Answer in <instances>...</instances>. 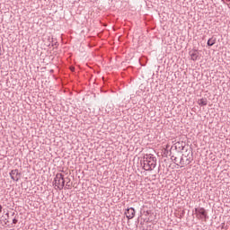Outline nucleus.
Instances as JSON below:
<instances>
[{"instance_id": "20e7f679", "label": "nucleus", "mask_w": 230, "mask_h": 230, "mask_svg": "<svg viewBox=\"0 0 230 230\" xmlns=\"http://www.w3.org/2000/svg\"><path fill=\"white\" fill-rule=\"evenodd\" d=\"M11 179L16 182L21 179V172L18 169L12 170L9 173Z\"/></svg>"}, {"instance_id": "39448f33", "label": "nucleus", "mask_w": 230, "mask_h": 230, "mask_svg": "<svg viewBox=\"0 0 230 230\" xmlns=\"http://www.w3.org/2000/svg\"><path fill=\"white\" fill-rule=\"evenodd\" d=\"M125 215H126L128 220H132V218H134V217H136V209H134V208H127L125 211Z\"/></svg>"}, {"instance_id": "9d476101", "label": "nucleus", "mask_w": 230, "mask_h": 230, "mask_svg": "<svg viewBox=\"0 0 230 230\" xmlns=\"http://www.w3.org/2000/svg\"><path fill=\"white\" fill-rule=\"evenodd\" d=\"M179 164L186 165V161H184V155L180 158Z\"/></svg>"}, {"instance_id": "f03ea898", "label": "nucleus", "mask_w": 230, "mask_h": 230, "mask_svg": "<svg viewBox=\"0 0 230 230\" xmlns=\"http://www.w3.org/2000/svg\"><path fill=\"white\" fill-rule=\"evenodd\" d=\"M54 184L58 188V190H64V186H66V180H64V174L57 173L54 178Z\"/></svg>"}, {"instance_id": "f8f14e48", "label": "nucleus", "mask_w": 230, "mask_h": 230, "mask_svg": "<svg viewBox=\"0 0 230 230\" xmlns=\"http://www.w3.org/2000/svg\"><path fill=\"white\" fill-rule=\"evenodd\" d=\"M191 161H193V159H191V157H189L185 160V164L188 165L191 163Z\"/></svg>"}, {"instance_id": "4468645a", "label": "nucleus", "mask_w": 230, "mask_h": 230, "mask_svg": "<svg viewBox=\"0 0 230 230\" xmlns=\"http://www.w3.org/2000/svg\"><path fill=\"white\" fill-rule=\"evenodd\" d=\"M17 222H19L16 218L13 219V224H17Z\"/></svg>"}, {"instance_id": "f3484780", "label": "nucleus", "mask_w": 230, "mask_h": 230, "mask_svg": "<svg viewBox=\"0 0 230 230\" xmlns=\"http://www.w3.org/2000/svg\"><path fill=\"white\" fill-rule=\"evenodd\" d=\"M7 217H8V213H6Z\"/></svg>"}, {"instance_id": "423d86ee", "label": "nucleus", "mask_w": 230, "mask_h": 230, "mask_svg": "<svg viewBox=\"0 0 230 230\" xmlns=\"http://www.w3.org/2000/svg\"><path fill=\"white\" fill-rule=\"evenodd\" d=\"M190 59L195 62L199 58V51L191 50L190 51Z\"/></svg>"}, {"instance_id": "ddd939ff", "label": "nucleus", "mask_w": 230, "mask_h": 230, "mask_svg": "<svg viewBox=\"0 0 230 230\" xmlns=\"http://www.w3.org/2000/svg\"><path fill=\"white\" fill-rule=\"evenodd\" d=\"M66 186H67L68 188H71V182L70 181L66 182Z\"/></svg>"}, {"instance_id": "dca6fc26", "label": "nucleus", "mask_w": 230, "mask_h": 230, "mask_svg": "<svg viewBox=\"0 0 230 230\" xmlns=\"http://www.w3.org/2000/svg\"><path fill=\"white\" fill-rule=\"evenodd\" d=\"M221 1L224 3V0H221ZM226 1L230 2V0H226Z\"/></svg>"}, {"instance_id": "2eb2a0df", "label": "nucleus", "mask_w": 230, "mask_h": 230, "mask_svg": "<svg viewBox=\"0 0 230 230\" xmlns=\"http://www.w3.org/2000/svg\"><path fill=\"white\" fill-rule=\"evenodd\" d=\"M3 212V206L0 205V213Z\"/></svg>"}, {"instance_id": "0eeeda50", "label": "nucleus", "mask_w": 230, "mask_h": 230, "mask_svg": "<svg viewBox=\"0 0 230 230\" xmlns=\"http://www.w3.org/2000/svg\"><path fill=\"white\" fill-rule=\"evenodd\" d=\"M175 148H179V150H184V146H186V144L184 142H176L174 144Z\"/></svg>"}, {"instance_id": "7ed1b4c3", "label": "nucleus", "mask_w": 230, "mask_h": 230, "mask_svg": "<svg viewBox=\"0 0 230 230\" xmlns=\"http://www.w3.org/2000/svg\"><path fill=\"white\" fill-rule=\"evenodd\" d=\"M195 215L199 220H204V222H208V219L209 218L208 211H206L204 208H195Z\"/></svg>"}, {"instance_id": "1a4fd4ad", "label": "nucleus", "mask_w": 230, "mask_h": 230, "mask_svg": "<svg viewBox=\"0 0 230 230\" xmlns=\"http://www.w3.org/2000/svg\"><path fill=\"white\" fill-rule=\"evenodd\" d=\"M198 103L201 107H206V105H208V99H206V98L199 99V100H198Z\"/></svg>"}, {"instance_id": "9b49d317", "label": "nucleus", "mask_w": 230, "mask_h": 230, "mask_svg": "<svg viewBox=\"0 0 230 230\" xmlns=\"http://www.w3.org/2000/svg\"><path fill=\"white\" fill-rule=\"evenodd\" d=\"M172 161H174L175 164H179V158H177L176 156H171Z\"/></svg>"}, {"instance_id": "f257e3e1", "label": "nucleus", "mask_w": 230, "mask_h": 230, "mask_svg": "<svg viewBox=\"0 0 230 230\" xmlns=\"http://www.w3.org/2000/svg\"><path fill=\"white\" fill-rule=\"evenodd\" d=\"M157 166V158L154 155H146L143 158V169L146 172H152Z\"/></svg>"}, {"instance_id": "6e6552de", "label": "nucleus", "mask_w": 230, "mask_h": 230, "mask_svg": "<svg viewBox=\"0 0 230 230\" xmlns=\"http://www.w3.org/2000/svg\"><path fill=\"white\" fill-rule=\"evenodd\" d=\"M207 44H208V46H209V47L215 46V44H217V38L212 37V38L208 39Z\"/></svg>"}]
</instances>
